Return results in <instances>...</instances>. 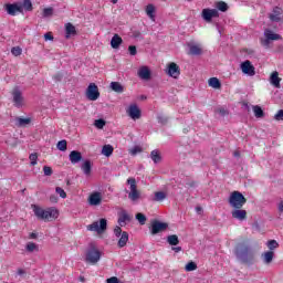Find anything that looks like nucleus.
<instances>
[{
  "mask_svg": "<svg viewBox=\"0 0 283 283\" xmlns=\"http://www.w3.org/2000/svg\"><path fill=\"white\" fill-rule=\"evenodd\" d=\"M32 209L34 216H36L39 220H44V222H50L51 220H56V218H59V210L54 208H48L44 210L43 208L33 205Z\"/></svg>",
  "mask_w": 283,
  "mask_h": 283,
  "instance_id": "1",
  "label": "nucleus"
},
{
  "mask_svg": "<svg viewBox=\"0 0 283 283\" xmlns=\"http://www.w3.org/2000/svg\"><path fill=\"white\" fill-rule=\"evenodd\" d=\"M235 255L243 262V264H249L253 260V254L251 253V249L244 243H239L235 248Z\"/></svg>",
  "mask_w": 283,
  "mask_h": 283,
  "instance_id": "2",
  "label": "nucleus"
},
{
  "mask_svg": "<svg viewBox=\"0 0 283 283\" xmlns=\"http://www.w3.org/2000/svg\"><path fill=\"white\" fill-rule=\"evenodd\" d=\"M230 207L233 209H242L247 205V198L240 191H233L228 200Z\"/></svg>",
  "mask_w": 283,
  "mask_h": 283,
  "instance_id": "3",
  "label": "nucleus"
},
{
  "mask_svg": "<svg viewBox=\"0 0 283 283\" xmlns=\"http://www.w3.org/2000/svg\"><path fill=\"white\" fill-rule=\"evenodd\" d=\"M85 261L88 264H98L101 261V251L96 249V245L94 243L90 244V248L86 251Z\"/></svg>",
  "mask_w": 283,
  "mask_h": 283,
  "instance_id": "4",
  "label": "nucleus"
},
{
  "mask_svg": "<svg viewBox=\"0 0 283 283\" xmlns=\"http://www.w3.org/2000/svg\"><path fill=\"white\" fill-rule=\"evenodd\" d=\"M127 185H129L130 191L126 190V193H128L129 200L132 202H137V200H140V191H138V186L136 185V178H128Z\"/></svg>",
  "mask_w": 283,
  "mask_h": 283,
  "instance_id": "5",
  "label": "nucleus"
},
{
  "mask_svg": "<svg viewBox=\"0 0 283 283\" xmlns=\"http://www.w3.org/2000/svg\"><path fill=\"white\" fill-rule=\"evenodd\" d=\"M114 235L116 238H119V240L117 242V247L119 249H123V248L127 247V242H129V233H127V231L123 232V229L117 226L114 229Z\"/></svg>",
  "mask_w": 283,
  "mask_h": 283,
  "instance_id": "6",
  "label": "nucleus"
},
{
  "mask_svg": "<svg viewBox=\"0 0 283 283\" xmlns=\"http://www.w3.org/2000/svg\"><path fill=\"white\" fill-rule=\"evenodd\" d=\"M264 36L265 39L261 40L263 48H269L271 45V41H280V39H282V35L273 32L270 29L264 30Z\"/></svg>",
  "mask_w": 283,
  "mask_h": 283,
  "instance_id": "7",
  "label": "nucleus"
},
{
  "mask_svg": "<svg viewBox=\"0 0 283 283\" xmlns=\"http://www.w3.org/2000/svg\"><path fill=\"white\" fill-rule=\"evenodd\" d=\"M88 231H95L96 233H105L107 231V219H99L87 226Z\"/></svg>",
  "mask_w": 283,
  "mask_h": 283,
  "instance_id": "8",
  "label": "nucleus"
},
{
  "mask_svg": "<svg viewBox=\"0 0 283 283\" xmlns=\"http://www.w3.org/2000/svg\"><path fill=\"white\" fill-rule=\"evenodd\" d=\"M169 229V223L160 222L158 220L151 221L150 233L151 235H158V233H163V231H167Z\"/></svg>",
  "mask_w": 283,
  "mask_h": 283,
  "instance_id": "9",
  "label": "nucleus"
},
{
  "mask_svg": "<svg viewBox=\"0 0 283 283\" xmlns=\"http://www.w3.org/2000/svg\"><path fill=\"white\" fill-rule=\"evenodd\" d=\"M11 94H12L14 107H18V109H21L24 103L23 93L21 92V88H19V86H15L12 90Z\"/></svg>",
  "mask_w": 283,
  "mask_h": 283,
  "instance_id": "10",
  "label": "nucleus"
},
{
  "mask_svg": "<svg viewBox=\"0 0 283 283\" xmlns=\"http://www.w3.org/2000/svg\"><path fill=\"white\" fill-rule=\"evenodd\" d=\"M201 17L207 23H211L212 19L220 17V12H218V9H203Z\"/></svg>",
  "mask_w": 283,
  "mask_h": 283,
  "instance_id": "11",
  "label": "nucleus"
},
{
  "mask_svg": "<svg viewBox=\"0 0 283 283\" xmlns=\"http://www.w3.org/2000/svg\"><path fill=\"white\" fill-rule=\"evenodd\" d=\"M86 96L88 101H98V97L101 96L98 86H96L94 83H91L86 88Z\"/></svg>",
  "mask_w": 283,
  "mask_h": 283,
  "instance_id": "12",
  "label": "nucleus"
},
{
  "mask_svg": "<svg viewBox=\"0 0 283 283\" xmlns=\"http://www.w3.org/2000/svg\"><path fill=\"white\" fill-rule=\"evenodd\" d=\"M241 72L247 74L248 76H255V66L251 63V61L247 60L240 65Z\"/></svg>",
  "mask_w": 283,
  "mask_h": 283,
  "instance_id": "13",
  "label": "nucleus"
},
{
  "mask_svg": "<svg viewBox=\"0 0 283 283\" xmlns=\"http://www.w3.org/2000/svg\"><path fill=\"white\" fill-rule=\"evenodd\" d=\"M282 14H283L282 8L274 7L272 10V13H270V15H269V19L273 23H280V21H282Z\"/></svg>",
  "mask_w": 283,
  "mask_h": 283,
  "instance_id": "14",
  "label": "nucleus"
},
{
  "mask_svg": "<svg viewBox=\"0 0 283 283\" xmlns=\"http://www.w3.org/2000/svg\"><path fill=\"white\" fill-rule=\"evenodd\" d=\"M101 202H103V195L101 192H93L88 197V205H91V207H98Z\"/></svg>",
  "mask_w": 283,
  "mask_h": 283,
  "instance_id": "15",
  "label": "nucleus"
},
{
  "mask_svg": "<svg viewBox=\"0 0 283 283\" xmlns=\"http://www.w3.org/2000/svg\"><path fill=\"white\" fill-rule=\"evenodd\" d=\"M168 76H171L172 78H178L180 76V66L176 64L175 62H171L168 65Z\"/></svg>",
  "mask_w": 283,
  "mask_h": 283,
  "instance_id": "16",
  "label": "nucleus"
},
{
  "mask_svg": "<svg viewBox=\"0 0 283 283\" xmlns=\"http://www.w3.org/2000/svg\"><path fill=\"white\" fill-rule=\"evenodd\" d=\"M127 114L133 120H138L140 118V108H138V105L132 104L127 109Z\"/></svg>",
  "mask_w": 283,
  "mask_h": 283,
  "instance_id": "17",
  "label": "nucleus"
},
{
  "mask_svg": "<svg viewBox=\"0 0 283 283\" xmlns=\"http://www.w3.org/2000/svg\"><path fill=\"white\" fill-rule=\"evenodd\" d=\"M6 11L11 17H15L17 12H23V7L17 4V3L6 4Z\"/></svg>",
  "mask_w": 283,
  "mask_h": 283,
  "instance_id": "18",
  "label": "nucleus"
},
{
  "mask_svg": "<svg viewBox=\"0 0 283 283\" xmlns=\"http://www.w3.org/2000/svg\"><path fill=\"white\" fill-rule=\"evenodd\" d=\"M69 160H71L72 165H76L83 160V155L78 150H73L69 155Z\"/></svg>",
  "mask_w": 283,
  "mask_h": 283,
  "instance_id": "19",
  "label": "nucleus"
},
{
  "mask_svg": "<svg viewBox=\"0 0 283 283\" xmlns=\"http://www.w3.org/2000/svg\"><path fill=\"white\" fill-rule=\"evenodd\" d=\"M118 224L119 227H125V224H127V222H132V216H129V213H127L125 210H123L119 213V218H118Z\"/></svg>",
  "mask_w": 283,
  "mask_h": 283,
  "instance_id": "20",
  "label": "nucleus"
},
{
  "mask_svg": "<svg viewBox=\"0 0 283 283\" xmlns=\"http://www.w3.org/2000/svg\"><path fill=\"white\" fill-rule=\"evenodd\" d=\"M138 76L143 81H149V78H151V71H149V67L143 66L138 71Z\"/></svg>",
  "mask_w": 283,
  "mask_h": 283,
  "instance_id": "21",
  "label": "nucleus"
},
{
  "mask_svg": "<svg viewBox=\"0 0 283 283\" xmlns=\"http://www.w3.org/2000/svg\"><path fill=\"white\" fill-rule=\"evenodd\" d=\"M282 78H280V73L277 71H274L270 76V83L271 85L275 86L277 90H280Z\"/></svg>",
  "mask_w": 283,
  "mask_h": 283,
  "instance_id": "22",
  "label": "nucleus"
},
{
  "mask_svg": "<svg viewBox=\"0 0 283 283\" xmlns=\"http://www.w3.org/2000/svg\"><path fill=\"white\" fill-rule=\"evenodd\" d=\"M232 218H234V220H240L241 222L244 221L247 218V210H241V208L233 210Z\"/></svg>",
  "mask_w": 283,
  "mask_h": 283,
  "instance_id": "23",
  "label": "nucleus"
},
{
  "mask_svg": "<svg viewBox=\"0 0 283 283\" xmlns=\"http://www.w3.org/2000/svg\"><path fill=\"white\" fill-rule=\"evenodd\" d=\"M122 44L123 38H120V35L118 34H115L111 40V46L113 48V50H118V48H120Z\"/></svg>",
  "mask_w": 283,
  "mask_h": 283,
  "instance_id": "24",
  "label": "nucleus"
},
{
  "mask_svg": "<svg viewBox=\"0 0 283 283\" xmlns=\"http://www.w3.org/2000/svg\"><path fill=\"white\" fill-rule=\"evenodd\" d=\"M109 87L113 92H116V94H123V92H125V86H123L120 82H111Z\"/></svg>",
  "mask_w": 283,
  "mask_h": 283,
  "instance_id": "25",
  "label": "nucleus"
},
{
  "mask_svg": "<svg viewBox=\"0 0 283 283\" xmlns=\"http://www.w3.org/2000/svg\"><path fill=\"white\" fill-rule=\"evenodd\" d=\"M150 159L155 165H158V163H163V156L160 155V150L155 149L150 153Z\"/></svg>",
  "mask_w": 283,
  "mask_h": 283,
  "instance_id": "26",
  "label": "nucleus"
},
{
  "mask_svg": "<svg viewBox=\"0 0 283 283\" xmlns=\"http://www.w3.org/2000/svg\"><path fill=\"white\" fill-rule=\"evenodd\" d=\"M81 169L85 176H90L92 174V161L85 160L82 164Z\"/></svg>",
  "mask_w": 283,
  "mask_h": 283,
  "instance_id": "27",
  "label": "nucleus"
},
{
  "mask_svg": "<svg viewBox=\"0 0 283 283\" xmlns=\"http://www.w3.org/2000/svg\"><path fill=\"white\" fill-rule=\"evenodd\" d=\"M65 32H66V39H70L71 36H74L76 34V27H74L72 23H66L65 25Z\"/></svg>",
  "mask_w": 283,
  "mask_h": 283,
  "instance_id": "28",
  "label": "nucleus"
},
{
  "mask_svg": "<svg viewBox=\"0 0 283 283\" xmlns=\"http://www.w3.org/2000/svg\"><path fill=\"white\" fill-rule=\"evenodd\" d=\"M209 87H213V90H220L222 87V83L218 77H210L208 81Z\"/></svg>",
  "mask_w": 283,
  "mask_h": 283,
  "instance_id": "29",
  "label": "nucleus"
},
{
  "mask_svg": "<svg viewBox=\"0 0 283 283\" xmlns=\"http://www.w3.org/2000/svg\"><path fill=\"white\" fill-rule=\"evenodd\" d=\"M189 54H191L192 56H200V54H202V49L196 44H190Z\"/></svg>",
  "mask_w": 283,
  "mask_h": 283,
  "instance_id": "30",
  "label": "nucleus"
},
{
  "mask_svg": "<svg viewBox=\"0 0 283 283\" xmlns=\"http://www.w3.org/2000/svg\"><path fill=\"white\" fill-rule=\"evenodd\" d=\"M275 253L273 251H268L262 254L264 264H271L273 262Z\"/></svg>",
  "mask_w": 283,
  "mask_h": 283,
  "instance_id": "31",
  "label": "nucleus"
},
{
  "mask_svg": "<svg viewBox=\"0 0 283 283\" xmlns=\"http://www.w3.org/2000/svg\"><path fill=\"white\" fill-rule=\"evenodd\" d=\"M32 123L31 118L17 117L15 125L17 127H25V125H30Z\"/></svg>",
  "mask_w": 283,
  "mask_h": 283,
  "instance_id": "32",
  "label": "nucleus"
},
{
  "mask_svg": "<svg viewBox=\"0 0 283 283\" xmlns=\"http://www.w3.org/2000/svg\"><path fill=\"white\" fill-rule=\"evenodd\" d=\"M114 154V146L112 145H104L102 148V155L106 156V158H109Z\"/></svg>",
  "mask_w": 283,
  "mask_h": 283,
  "instance_id": "33",
  "label": "nucleus"
},
{
  "mask_svg": "<svg viewBox=\"0 0 283 283\" xmlns=\"http://www.w3.org/2000/svg\"><path fill=\"white\" fill-rule=\"evenodd\" d=\"M167 242L170 244V247H178L180 244V240L178 239V235L172 234L167 237Z\"/></svg>",
  "mask_w": 283,
  "mask_h": 283,
  "instance_id": "34",
  "label": "nucleus"
},
{
  "mask_svg": "<svg viewBox=\"0 0 283 283\" xmlns=\"http://www.w3.org/2000/svg\"><path fill=\"white\" fill-rule=\"evenodd\" d=\"M255 118H264V111L259 105L253 106Z\"/></svg>",
  "mask_w": 283,
  "mask_h": 283,
  "instance_id": "35",
  "label": "nucleus"
},
{
  "mask_svg": "<svg viewBox=\"0 0 283 283\" xmlns=\"http://www.w3.org/2000/svg\"><path fill=\"white\" fill-rule=\"evenodd\" d=\"M156 12V7L154 4H148L146 7V14L149 17V19H155L156 15L154 13Z\"/></svg>",
  "mask_w": 283,
  "mask_h": 283,
  "instance_id": "36",
  "label": "nucleus"
},
{
  "mask_svg": "<svg viewBox=\"0 0 283 283\" xmlns=\"http://www.w3.org/2000/svg\"><path fill=\"white\" fill-rule=\"evenodd\" d=\"M167 198V193L163 192V191H157L155 192V202H163V200H165Z\"/></svg>",
  "mask_w": 283,
  "mask_h": 283,
  "instance_id": "37",
  "label": "nucleus"
},
{
  "mask_svg": "<svg viewBox=\"0 0 283 283\" xmlns=\"http://www.w3.org/2000/svg\"><path fill=\"white\" fill-rule=\"evenodd\" d=\"M56 148L60 150V151H67V140L65 139H62L57 143L56 145Z\"/></svg>",
  "mask_w": 283,
  "mask_h": 283,
  "instance_id": "38",
  "label": "nucleus"
},
{
  "mask_svg": "<svg viewBox=\"0 0 283 283\" xmlns=\"http://www.w3.org/2000/svg\"><path fill=\"white\" fill-rule=\"evenodd\" d=\"M217 9L220 10V12H227L229 10V4L224 1L217 2Z\"/></svg>",
  "mask_w": 283,
  "mask_h": 283,
  "instance_id": "39",
  "label": "nucleus"
},
{
  "mask_svg": "<svg viewBox=\"0 0 283 283\" xmlns=\"http://www.w3.org/2000/svg\"><path fill=\"white\" fill-rule=\"evenodd\" d=\"M136 220L139 222V224H145L147 222V217L142 213V212H138L136 216H135Z\"/></svg>",
  "mask_w": 283,
  "mask_h": 283,
  "instance_id": "40",
  "label": "nucleus"
},
{
  "mask_svg": "<svg viewBox=\"0 0 283 283\" xmlns=\"http://www.w3.org/2000/svg\"><path fill=\"white\" fill-rule=\"evenodd\" d=\"M31 167H34L39 160V154L33 153L29 156Z\"/></svg>",
  "mask_w": 283,
  "mask_h": 283,
  "instance_id": "41",
  "label": "nucleus"
},
{
  "mask_svg": "<svg viewBox=\"0 0 283 283\" xmlns=\"http://www.w3.org/2000/svg\"><path fill=\"white\" fill-rule=\"evenodd\" d=\"M185 269L188 272L196 271V269H198V264H196L193 261H190L186 264Z\"/></svg>",
  "mask_w": 283,
  "mask_h": 283,
  "instance_id": "42",
  "label": "nucleus"
},
{
  "mask_svg": "<svg viewBox=\"0 0 283 283\" xmlns=\"http://www.w3.org/2000/svg\"><path fill=\"white\" fill-rule=\"evenodd\" d=\"M11 54L13 56H21V54H23V49H21V46H13L11 49Z\"/></svg>",
  "mask_w": 283,
  "mask_h": 283,
  "instance_id": "43",
  "label": "nucleus"
},
{
  "mask_svg": "<svg viewBox=\"0 0 283 283\" xmlns=\"http://www.w3.org/2000/svg\"><path fill=\"white\" fill-rule=\"evenodd\" d=\"M27 251H28L29 253H33V251H39V247H38L36 243H34V242H29V243L27 244Z\"/></svg>",
  "mask_w": 283,
  "mask_h": 283,
  "instance_id": "44",
  "label": "nucleus"
},
{
  "mask_svg": "<svg viewBox=\"0 0 283 283\" xmlns=\"http://www.w3.org/2000/svg\"><path fill=\"white\" fill-rule=\"evenodd\" d=\"M277 247H280V243H277L276 240L268 241V248L270 249V251L277 249Z\"/></svg>",
  "mask_w": 283,
  "mask_h": 283,
  "instance_id": "45",
  "label": "nucleus"
},
{
  "mask_svg": "<svg viewBox=\"0 0 283 283\" xmlns=\"http://www.w3.org/2000/svg\"><path fill=\"white\" fill-rule=\"evenodd\" d=\"M22 8L27 10V12L32 11V1L30 0H24L22 3Z\"/></svg>",
  "mask_w": 283,
  "mask_h": 283,
  "instance_id": "46",
  "label": "nucleus"
},
{
  "mask_svg": "<svg viewBox=\"0 0 283 283\" xmlns=\"http://www.w3.org/2000/svg\"><path fill=\"white\" fill-rule=\"evenodd\" d=\"M95 127H97V129H103V127H105L106 122L105 119H96L94 123Z\"/></svg>",
  "mask_w": 283,
  "mask_h": 283,
  "instance_id": "47",
  "label": "nucleus"
},
{
  "mask_svg": "<svg viewBox=\"0 0 283 283\" xmlns=\"http://www.w3.org/2000/svg\"><path fill=\"white\" fill-rule=\"evenodd\" d=\"M140 151H143V148H140L139 146H135L129 150V155L136 156V154H140Z\"/></svg>",
  "mask_w": 283,
  "mask_h": 283,
  "instance_id": "48",
  "label": "nucleus"
},
{
  "mask_svg": "<svg viewBox=\"0 0 283 283\" xmlns=\"http://www.w3.org/2000/svg\"><path fill=\"white\" fill-rule=\"evenodd\" d=\"M55 192L59 193L60 198H67V193L61 187H56Z\"/></svg>",
  "mask_w": 283,
  "mask_h": 283,
  "instance_id": "49",
  "label": "nucleus"
},
{
  "mask_svg": "<svg viewBox=\"0 0 283 283\" xmlns=\"http://www.w3.org/2000/svg\"><path fill=\"white\" fill-rule=\"evenodd\" d=\"M52 14H54V9H52V8H45V9L43 10V17H44V18L52 17Z\"/></svg>",
  "mask_w": 283,
  "mask_h": 283,
  "instance_id": "50",
  "label": "nucleus"
},
{
  "mask_svg": "<svg viewBox=\"0 0 283 283\" xmlns=\"http://www.w3.org/2000/svg\"><path fill=\"white\" fill-rule=\"evenodd\" d=\"M43 171H44V176H52L53 174L52 167L50 166H44Z\"/></svg>",
  "mask_w": 283,
  "mask_h": 283,
  "instance_id": "51",
  "label": "nucleus"
},
{
  "mask_svg": "<svg viewBox=\"0 0 283 283\" xmlns=\"http://www.w3.org/2000/svg\"><path fill=\"white\" fill-rule=\"evenodd\" d=\"M128 51L130 56H136V54L138 53V51L136 50V45L128 46Z\"/></svg>",
  "mask_w": 283,
  "mask_h": 283,
  "instance_id": "52",
  "label": "nucleus"
},
{
  "mask_svg": "<svg viewBox=\"0 0 283 283\" xmlns=\"http://www.w3.org/2000/svg\"><path fill=\"white\" fill-rule=\"evenodd\" d=\"M274 120H283V109H280V111L274 115Z\"/></svg>",
  "mask_w": 283,
  "mask_h": 283,
  "instance_id": "53",
  "label": "nucleus"
},
{
  "mask_svg": "<svg viewBox=\"0 0 283 283\" xmlns=\"http://www.w3.org/2000/svg\"><path fill=\"white\" fill-rule=\"evenodd\" d=\"M44 41H54V35H52V32H46L44 34Z\"/></svg>",
  "mask_w": 283,
  "mask_h": 283,
  "instance_id": "54",
  "label": "nucleus"
},
{
  "mask_svg": "<svg viewBox=\"0 0 283 283\" xmlns=\"http://www.w3.org/2000/svg\"><path fill=\"white\" fill-rule=\"evenodd\" d=\"M53 78H54L55 83H59V82L63 81V74L57 73L53 76Z\"/></svg>",
  "mask_w": 283,
  "mask_h": 283,
  "instance_id": "55",
  "label": "nucleus"
},
{
  "mask_svg": "<svg viewBox=\"0 0 283 283\" xmlns=\"http://www.w3.org/2000/svg\"><path fill=\"white\" fill-rule=\"evenodd\" d=\"M106 283H119L118 277L113 276L106 280Z\"/></svg>",
  "mask_w": 283,
  "mask_h": 283,
  "instance_id": "56",
  "label": "nucleus"
},
{
  "mask_svg": "<svg viewBox=\"0 0 283 283\" xmlns=\"http://www.w3.org/2000/svg\"><path fill=\"white\" fill-rule=\"evenodd\" d=\"M277 209H279L280 218H282V213H283V201H280V202H279Z\"/></svg>",
  "mask_w": 283,
  "mask_h": 283,
  "instance_id": "57",
  "label": "nucleus"
},
{
  "mask_svg": "<svg viewBox=\"0 0 283 283\" xmlns=\"http://www.w3.org/2000/svg\"><path fill=\"white\" fill-rule=\"evenodd\" d=\"M133 36L135 39H140V36H143V34L140 33V31H135V32H133Z\"/></svg>",
  "mask_w": 283,
  "mask_h": 283,
  "instance_id": "58",
  "label": "nucleus"
},
{
  "mask_svg": "<svg viewBox=\"0 0 283 283\" xmlns=\"http://www.w3.org/2000/svg\"><path fill=\"white\" fill-rule=\"evenodd\" d=\"M219 114H220L221 116H227V114H229V112H227V109H224V108H220V109H219Z\"/></svg>",
  "mask_w": 283,
  "mask_h": 283,
  "instance_id": "59",
  "label": "nucleus"
},
{
  "mask_svg": "<svg viewBox=\"0 0 283 283\" xmlns=\"http://www.w3.org/2000/svg\"><path fill=\"white\" fill-rule=\"evenodd\" d=\"M158 120H159V123H161V125H165V123H167V118H165L163 116H158Z\"/></svg>",
  "mask_w": 283,
  "mask_h": 283,
  "instance_id": "60",
  "label": "nucleus"
},
{
  "mask_svg": "<svg viewBox=\"0 0 283 283\" xmlns=\"http://www.w3.org/2000/svg\"><path fill=\"white\" fill-rule=\"evenodd\" d=\"M50 200L52 202H59V198L56 196H54V195L50 197Z\"/></svg>",
  "mask_w": 283,
  "mask_h": 283,
  "instance_id": "61",
  "label": "nucleus"
},
{
  "mask_svg": "<svg viewBox=\"0 0 283 283\" xmlns=\"http://www.w3.org/2000/svg\"><path fill=\"white\" fill-rule=\"evenodd\" d=\"M172 251H175L176 253H180V251H182V248L181 247L172 248Z\"/></svg>",
  "mask_w": 283,
  "mask_h": 283,
  "instance_id": "62",
  "label": "nucleus"
},
{
  "mask_svg": "<svg viewBox=\"0 0 283 283\" xmlns=\"http://www.w3.org/2000/svg\"><path fill=\"white\" fill-rule=\"evenodd\" d=\"M18 275H25V270L19 269L18 270Z\"/></svg>",
  "mask_w": 283,
  "mask_h": 283,
  "instance_id": "63",
  "label": "nucleus"
},
{
  "mask_svg": "<svg viewBox=\"0 0 283 283\" xmlns=\"http://www.w3.org/2000/svg\"><path fill=\"white\" fill-rule=\"evenodd\" d=\"M188 187H196V181H191L187 184Z\"/></svg>",
  "mask_w": 283,
  "mask_h": 283,
  "instance_id": "64",
  "label": "nucleus"
}]
</instances>
